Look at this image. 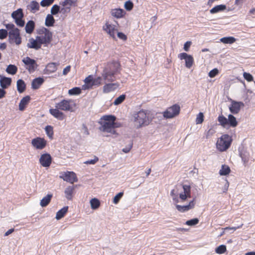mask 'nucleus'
Instances as JSON below:
<instances>
[{
    "label": "nucleus",
    "instance_id": "f257e3e1",
    "mask_svg": "<svg viewBox=\"0 0 255 255\" xmlns=\"http://www.w3.org/2000/svg\"><path fill=\"white\" fill-rule=\"evenodd\" d=\"M170 196L174 203L176 209L181 213H184L193 209L195 207V200L190 201L185 205H179L177 203L185 201L191 197V186L189 185L183 184L176 186L170 192Z\"/></svg>",
    "mask_w": 255,
    "mask_h": 255
},
{
    "label": "nucleus",
    "instance_id": "f03ea898",
    "mask_svg": "<svg viewBox=\"0 0 255 255\" xmlns=\"http://www.w3.org/2000/svg\"><path fill=\"white\" fill-rule=\"evenodd\" d=\"M120 71V65L118 62L108 63L102 73V77L106 82H114Z\"/></svg>",
    "mask_w": 255,
    "mask_h": 255
},
{
    "label": "nucleus",
    "instance_id": "7ed1b4c3",
    "mask_svg": "<svg viewBox=\"0 0 255 255\" xmlns=\"http://www.w3.org/2000/svg\"><path fill=\"white\" fill-rule=\"evenodd\" d=\"M134 126L139 128L142 126L149 125L151 121V119L149 117V113L141 110L134 115Z\"/></svg>",
    "mask_w": 255,
    "mask_h": 255
},
{
    "label": "nucleus",
    "instance_id": "20e7f679",
    "mask_svg": "<svg viewBox=\"0 0 255 255\" xmlns=\"http://www.w3.org/2000/svg\"><path fill=\"white\" fill-rule=\"evenodd\" d=\"M5 27L9 30L8 40L9 43L19 45L21 43L19 30L16 28L12 23L6 24Z\"/></svg>",
    "mask_w": 255,
    "mask_h": 255
},
{
    "label": "nucleus",
    "instance_id": "39448f33",
    "mask_svg": "<svg viewBox=\"0 0 255 255\" xmlns=\"http://www.w3.org/2000/svg\"><path fill=\"white\" fill-rule=\"evenodd\" d=\"M115 117L113 116H106L103 117L104 121L102 124V126L100 127V130L103 132L115 134Z\"/></svg>",
    "mask_w": 255,
    "mask_h": 255
},
{
    "label": "nucleus",
    "instance_id": "423d86ee",
    "mask_svg": "<svg viewBox=\"0 0 255 255\" xmlns=\"http://www.w3.org/2000/svg\"><path fill=\"white\" fill-rule=\"evenodd\" d=\"M232 138L228 134H223L219 138L216 142L217 149L221 152L227 150L230 146Z\"/></svg>",
    "mask_w": 255,
    "mask_h": 255
},
{
    "label": "nucleus",
    "instance_id": "0eeeda50",
    "mask_svg": "<svg viewBox=\"0 0 255 255\" xmlns=\"http://www.w3.org/2000/svg\"><path fill=\"white\" fill-rule=\"evenodd\" d=\"M180 107L177 104L168 108L167 110L164 112L163 116L166 119H171L178 116L180 113Z\"/></svg>",
    "mask_w": 255,
    "mask_h": 255
},
{
    "label": "nucleus",
    "instance_id": "6e6552de",
    "mask_svg": "<svg viewBox=\"0 0 255 255\" xmlns=\"http://www.w3.org/2000/svg\"><path fill=\"white\" fill-rule=\"evenodd\" d=\"M103 29L109 35V36L111 37L114 39H116V33L118 31L117 25L110 23L109 22H107L103 25Z\"/></svg>",
    "mask_w": 255,
    "mask_h": 255
},
{
    "label": "nucleus",
    "instance_id": "1a4fd4ad",
    "mask_svg": "<svg viewBox=\"0 0 255 255\" xmlns=\"http://www.w3.org/2000/svg\"><path fill=\"white\" fill-rule=\"evenodd\" d=\"M22 61L25 65V68L30 73L35 71L38 67L35 60L28 57L24 58Z\"/></svg>",
    "mask_w": 255,
    "mask_h": 255
},
{
    "label": "nucleus",
    "instance_id": "9d476101",
    "mask_svg": "<svg viewBox=\"0 0 255 255\" xmlns=\"http://www.w3.org/2000/svg\"><path fill=\"white\" fill-rule=\"evenodd\" d=\"M41 31V35L38 36L40 43L44 44H49L52 39V33L46 28L42 29Z\"/></svg>",
    "mask_w": 255,
    "mask_h": 255
},
{
    "label": "nucleus",
    "instance_id": "9b49d317",
    "mask_svg": "<svg viewBox=\"0 0 255 255\" xmlns=\"http://www.w3.org/2000/svg\"><path fill=\"white\" fill-rule=\"evenodd\" d=\"M31 143L34 149L42 150L46 147L47 141L43 138L37 137L31 140Z\"/></svg>",
    "mask_w": 255,
    "mask_h": 255
},
{
    "label": "nucleus",
    "instance_id": "f8f14e48",
    "mask_svg": "<svg viewBox=\"0 0 255 255\" xmlns=\"http://www.w3.org/2000/svg\"><path fill=\"white\" fill-rule=\"evenodd\" d=\"M71 100H63L61 102L56 103L55 108L62 111L73 112V107L70 104Z\"/></svg>",
    "mask_w": 255,
    "mask_h": 255
},
{
    "label": "nucleus",
    "instance_id": "ddd939ff",
    "mask_svg": "<svg viewBox=\"0 0 255 255\" xmlns=\"http://www.w3.org/2000/svg\"><path fill=\"white\" fill-rule=\"evenodd\" d=\"M178 57L180 60H185V66L187 68H190L192 66L194 63V59L191 55H189L186 53H181L178 55Z\"/></svg>",
    "mask_w": 255,
    "mask_h": 255
},
{
    "label": "nucleus",
    "instance_id": "4468645a",
    "mask_svg": "<svg viewBox=\"0 0 255 255\" xmlns=\"http://www.w3.org/2000/svg\"><path fill=\"white\" fill-rule=\"evenodd\" d=\"M39 163L44 167H49L52 162V157L49 153H44L41 155Z\"/></svg>",
    "mask_w": 255,
    "mask_h": 255
},
{
    "label": "nucleus",
    "instance_id": "2eb2a0df",
    "mask_svg": "<svg viewBox=\"0 0 255 255\" xmlns=\"http://www.w3.org/2000/svg\"><path fill=\"white\" fill-rule=\"evenodd\" d=\"M244 106V104L242 102L232 101L229 110L232 114H237L240 112L241 108Z\"/></svg>",
    "mask_w": 255,
    "mask_h": 255
},
{
    "label": "nucleus",
    "instance_id": "dca6fc26",
    "mask_svg": "<svg viewBox=\"0 0 255 255\" xmlns=\"http://www.w3.org/2000/svg\"><path fill=\"white\" fill-rule=\"evenodd\" d=\"M63 179L72 184L77 182L78 180L76 174L73 172H67L65 173L63 176Z\"/></svg>",
    "mask_w": 255,
    "mask_h": 255
},
{
    "label": "nucleus",
    "instance_id": "f3484780",
    "mask_svg": "<svg viewBox=\"0 0 255 255\" xmlns=\"http://www.w3.org/2000/svg\"><path fill=\"white\" fill-rule=\"evenodd\" d=\"M42 43H40L38 37L37 36L36 39L32 38L29 39L27 43V47L30 48H33L36 50L39 49L41 47Z\"/></svg>",
    "mask_w": 255,
    "mask_h": 255
},
{
    "label": "nucleus",
    "instance_id": "a211bd4d",
    "mask_svg": "<svg viewBox=\"0 0 255 255\" xmlns=\"http://www.w3.org/2000/svg\"><path fill=\"white\" fill-rule=\"evenodd\" d=\"M60 109L58 108L51 109L49 110V113L54 118L59 120H63L64 118V114L59 111Z\"/></svg>",
    "mask_w": 255,
    "mask_h": 255
},
{
    "label": "nucleus",
    "instance_id": "6ab92c4d",
    "mask_svg": "<svg viewBox=\"0 0 255 255\" xmlns=\"http://www.w3.org/2000/svg\"><path fill=\"white\" fill-rule=\"evenodd\" d=\"M126 12L123 9L121 8H115L112 9L111 11V14L113 16L117 18H121L123 17Z\"/></svg>",
    "mask_w": 255,
    "mask_h": 255
},
{
    "label": "nucleus",
    "instance_id": "aec40b11",
    "mask_svg": "<svg viewBox=\"0 0 255 255\" xmlns=\"http://www.w3.org/2000/svg\"><path fill=\"white\" fill-rule=\"evenodd\" d=\"M119 84L117 83L106 84L103 88V92L108 93L116 90Z\"/></svg>",
    "mask_w": 255,
    "mask_h": 255
},
{
    "label": "nucleus",
    "instance_id": "412c9836",
    "mask_svg": "<svg viewBox=\"0 0 255 255\" xmlns=\"http://www.w3.org/2000/svg\"><path fill=\"white\" fill-rule=\"evenodd\" d=\"M93 77L92 75H89L85 78L84 80L85 84L82 86L83 90L90 89L93 86Z\"/></svg>",
    "mask_w": 255,
    "mask_h": 255
},
{
    "label": "nucleus",
    "instance_id": "4be33fe9",
    "mask_svg": "<svg viewBox=\"0 0 255 255\" xmlns=\"http://www.w3.org/2000/svg\"><path fill=\"white\" fill-rule=\"evenodd\" d=\"M58 65V64L56 63H49L45 68L46 73L50 74L55 72Z\"/></svg>",
    "mask_w": 255,
    "mask_h": 255
},
{
    "label": "nucleus",
    "instance_id": "5701e85b",
    "mask_svg": "<svg viewBox=\"0 0 255 255\" xmlns=\"http://www.w3.org/2000/svg\"><path fill=\"white\" fill-rule=\"evenodd\" d=\"M44 80L43 78L39 77L34 79L32 82V88L33 89H37L39 88L40 85L43 83Z\"/></svg>",
    "mask_w": 255,
    "mask_h": 255
},
{
    "label": "nucleus",
    "instance_id": "b1692460",
    "mask_svg": "<svg viewBox=\"0 0 255 255\" xmlns=\"http://www.w3.org/2000/svg\"><path fill=\"white\" fill-rule=\"evenodd\" d=\"M30 97L29 96L23 97L20 101L19 104V110L21 111L24 110L25 106L29 103L30 101Z\"/></svg>",
    "mask_w": 255,
    "mask_h": 255
},
{
    "label": "nucleus",
    "instance_id": "393cba45",
    "mask_svg": "<svg viewBox=\"0 0 255 255\" xmlns=\"http://www.w3.org/2000/svg\"><path fill=\"white\" fill-rule=\"evenodd\" d=\"M11 79L10 78L1 77L0 80V86L3 89L6 88L8 86L11 84Z\"/></svg>",
    "mask_w": 255,
    "mask_h": 255
},
{
    "label": "nucleus",
    "instance_id": "a878e982",
    "mask_svg": "<svg viewBox=\"0 0 255 255\" xmlns=\"http://www.w3.org/2000/svg\"><path fill=\"white\" fill-rule=\"evenodd\" d=\"M52 197V194H48L43 197L40 202V205L41 207H46L50 203Z\"/></svg>",
    "mask_w": 255,
    "mask_h": 255
},
{
    "label": "nucleus",
    "instance_id": "bb28decb",
    "mask_svg": "<svg viewBox=\"0 0 255 255\" xmlns=\"http://www.w3.org/2000/svg\"><path fill=\"white\" fill-rule=\"evenodd\" d=\"M28 8L32 13H35L39 10V3L36 1H32L28 5Z\"/></svg>",
    "mask_w": 255,
    "mask_h": 255
},
{
    "label": "nucleus",
    "instance_id": "cd10ccee",
    "mask_svg": "<svg viewBox=\"0 0 255 255\" xmlns=\"http://www.w3.org/2000/svg\"><path fill=\"white\" fill-rule=\"evenodd\" d=\"M74 188L73 186H69L65 190L64 193L66 198L68 200H71L72 198V194Z\"/></svg>",
    "mask_w": 255,
    "mask_h": 255
},
{
    "label": "nucleus",
    "instance_id": "c85d7f7f",
    "mask_svg": "<svg viewBox=\"0 0 255 255\" xmlns=\"http://www.w3.org/2000/svg\"><path fill=\"white\" fill-rule=\"evenodd\" d=\"M35 23L33 21L29 20L26 24L25 29L27 33H31L34 30Z\"/></svg>",
    "mask_w": 255,
    "mask_h": 255
},
{
    "label": "nucleus",
    "instance_id": "c756f323",
    "mask_svg": "<svg viewBox=\"0 0 255 255\" xmlns=\"http://www.w3.org/2000/svg\"><path fill=\"white\" fill-rule=\"evenodd\" d=\"M228 122L231 127L235 128L238 125L236 118L232 115L230 114L228 116Z\"/></svg>",
    "mask_w": 255,
    "mask_h": 255
},
{
    "label": "nucleus",
    "instance_id": "7c9ffc66",
    "mask_svg": "<svg viewBox=\"0 0 255 255\" xmlns=\"http://www.w3.org/2000/svg\"><path fill=\"white\" fill-rule=\"evenodd\" d=\"M17 89L19 93H21L23 92L25 89V84L21 79H19L16 82Z\"/></svg>",
    "mask_w": 255,
    "mask_h": 255
},
{
    "label": "nucleus",
    "instance_id": "2f4dec72",
    "mask_svg": "<svg viewBox=\"0 0 255 255\" xmlns=\"http://www.w3.org/2000/svg\"><path fill=\"white\" fill-rule=\"evenodd\" d=\"M68 209V206L64 207L61 210H59L56 215V219L57 220H59L63 218L65 214L67 212Z\"/></svg>",
    "mask_w": 255,
    "mask_h": 255
},
{
    "label": "nucleus",
    "instance_id": "473e14b6",
    "mask_svg": "<svg viewBox=\"0 0 255 255\" xmlns=\"http://www.w3.org/2000/svg\"><path fill=\"white\" fill-rule=\"evenodd\" d=\"M55 22V20L52 14L47 15L45 19V24L47 26H52Z\"/></svg>",
    "mask_w": 255,
    "mask_h": 255
},
{
    "label": "nucleus",
    "instance_id": "72a5a7b5",
    "mask_svg": "<svg viewBox=\"0 0 255 255\" xmlns=\"http://www.w3.org/2000/svg\"><path fill=\"white\" fill-rule=\"evenodd\" d=\"M90 204L93 210L97 209L100 206V201L96 198H92L90 201Z\"/></svg>",
    "mask_w": 255,
    "mask_h": 255
},
{
    "label": "nucleus",
    "instance_id": "f704fd0d",
    "mask_svg": "<svg viewBox=\"0 0 255 255\" xmlns=\"http://www.w3.org/2000/svg\"><path fill=\"white\" fill-rule=\"evenodd\" d=\"M226 8V6L224 4L218 5L210 10V13H215L219 11H223Z\"/></svg>",
    "mask_w": 255,
    "mask_h": 255
},
{
    "label": "nucleus",
    "instance_id": "c9c22d12",
    "mask_svg": "<svg viewBox=\"0 0 255 255\" xmlns=\"http://www.w3.org/2000/svg\"><path fill=\"white\" fill-rule=\"evenodd\" d=\"M236 41V38L232 36L224 37L220 39V41L224 44H232Z\"/></svg>",
    "mask_w": 255,
    "mask_h": 255
},
{
    "label": "nucleus",
    "instance_id": "e433bc0d",
    "mask_svg": "<svg viewBox=\"0 0 255 255\" xmlns=\"http://www.w3.org/2000/svg\"><path fill=\"white\" fill-rule=\"evenodd\" d=\"M11 17L14 19H17L19 18H22L23 17V14L22 12V10L21 8H19L17 10L13 11L11 13Z\"/></svg>",
    "mask_w": 255,
    "mask_h": 255
},
{
    "label": "nucleus",
    "instance_id": "4c0bfd02",
    "mask_svg": "<svg viewBox=\"0 0 255 255\" xmlns=\"http://www.w3.org/2000/svg\"><path fill=\"white\" fill-rule=\"evenodd\" d=\"M231 171L230 167L227 165H222L221 169L219 171L220 175H227Z\"/></svg>",
    "mask_w": 255,
    "mask_h": 255
},
{
    "label": "nucleus",
    "instance_id": "58836bf2",
    "mask_svg": "<svg viewBox=\"0 0 255 255\" xmlns=\"http://www.w3.org/2000/svg\"><path fill=\"white\" fill-rule=\"evenodd\" d=\"M17 71V67L15 65L11 64L9 65L6 69V72L11 75L16 74Z\"/></svg>",
    "mask_w": 255,
    "mask_h": 255
},
{
    "label": "nucleus",
    "instance_id": "ea45409f",
    "mask_svg": "<svg viewBox=\"0 0 255 255\" xmlns=\"http://www.w3.org/2000/svg\"><path fill=\"white\" fill-rule=\"evenodd\" d=\"M220 124L223 127L228 125V119L223 115L219 116L218 118Z\"/></svg>",
    "mask_w": 255,
    "mask_h": 255
},
{
    "label": "nucleus",
    "instance_id": "a19ab883",
    "mask_svg": "<svg viewBox=\"0 0 255 255\" xmlns=\"http://www.w3.org/2000/svg\"><path fill=\"white\" fill-rule=\"evenodd\" d=\"M81 93V89L79 87H75L69 90L68 94L69 95H78Z\"/></svg>",
    "mask_w": 255,
    "mask_h": 255
},
{
    "label": "nucleus",
    "instance_id": "79ce46f5",
    "mask_svg": "<svg viewBox=\"0 0 255 255\" xmlns=\"http://www.w3.org/2000/svg\"><path fill=\"white\" fill-rule=\"evenodd\" d=\"M227 251L226 246L224 245H222L218 247L215 249V252L217 254H222L225 253Z\"/></svg>",
    "mask_w": 255,
    "mask_h": 255
},
{
    "label": "nucleus",
    "instance_id": "37998d69",
    "mask_svg": "<svg viewBox=\"0 0 255 255\" xmlns=\"http://www.w3.org/2000/svg\"><path fill=\"white\" fill-rule=\"evenodd\" d=\"M45 130L47 136L49 138H52L53 135V127L51 126H47L45 128Z\"/></svg>",
    "mask_w": 255,
    "mask_h": 255
},
{
    "label": "nucleus",
    "instance_id": "c03bdc74",
    "mask_svg": "<svg viewBox=\"0 0 255 255\" xmlns=\"http://www.w3.org/2000/svg\"><path fill=\"white\" fill-rule=\"evenodd\" d=\"M126 99V95H122L121 96H120L119 97H118V98H117L114 102V104L115 105H119L120 104H121L122 103H123L124 102V101Z\"/></svg>",
    "mask_w": 255,
    "mask_h": 255
},
{
    "label": "nucleus",
    "instance_id": "a18cd8bd",
    "mask_svg": "<svg viewBox=\"0 0 255 255\" xmlns=\"http://www.w3.org/2000/svg\"><path fill=\"white\" fill-rule=\"evenodd\" d=\"M76 0H65L62 3V5L66 7L69 8L74 4Z\"/></svg>",
    "mask_w": 255,
    "mask_h": 255
},
{
    "label": "nucleus",
    "instance_id": "49530a36",
    "mask_svg": "<svg viewBox=\"0 0 255 255\" xmlns=\"http://www.w3.org/2000/svg\"><path fill=\"white\" fill-rule=\"evenodd\" d=\"M124 195V193L121 192H120L118 194H117L114 197V199H113V203L115 204H118L120 199L122 198V197H123Z\"/></svg>",
    "mask_w": 255,
    "mask_h": 255
},
{
    "label": "nucleus",
    "instance_id": "de8ad7c7",
    "mask_svg": "<svg viewBox=\"0 0 255 255\" xmlns=\"http://www.w3.org/2000/svg\"><path fill=\"white\" fill-rule=\"evenodd\" d=\"M204 121V115L202 113H199L197 116L196 119V123L197 124H200L203 123Z\"/></svg>",
    "mask_w": 255,
    "mask_h": 255
},
{
    "label": "nucleus",
    "instance_id": "09e8293b",
    "mask_svg": "<svg viewBox=\"0 0 255 255\" xmlns=\"http://www.w3.org/2000/svg\"><path fill=\"white\" fill-rule=\"evenodd\" d=\"M133 6V3L130 0L126 1L124 4L125 8L128 11L131 10L132 9Z\"/></svg>",
    "mask_w": 255,
    "mask_h": 255
},
{
    "label": "nucleus",
    "instance_id": "8fccbe9b",
    "mask_svg": "<svg viewBox=\"0 0 255 255\" xmlns=\"http://www.w3.org/2000/svg\"><path fill=\"white\" fill-rule=\"evenodd\" d=\"M199 223V220L197 218H194L186 222V225L188 226H194Z\"/></svg>",
    "mask_w": 255,
    "mask_h": 255
},
{
    "label": "nucleus",
    "instance_id": "3c124183",
    "mask_svg": "<svg viewBox=\"0 0 255 255\" xmlns=\"http://www.w3.org/2000/svg\"><path fill=\"white\" fill-rule=\"evenodd\" d=\"M243 77L248 82H251L254 80L253 76L249 73L244 72Z\"/></svg>",
    "mask_w": 255,
    "mask_h": 255
},
{
    "label": "nucleus",
    "instance_id": "603ef678",
    "mask_svg": "<svg viewBox=\"0 0 255 255\" xmlns=\"http://www.w3.org/2000/svg\"><path fill=\"white\" fill-rule=\"evenodd\" d=\"M59 9H60V7L58 5H57L56 4L53 5L51 8V14H52V15L56 14L59 12Z\"/></svg>",
    "mask_w": 255,
    "mask_h": 255
},
{
    "label": "nucleus",
    "instance_id": "864d4df0",
    "mask_svg": "<svg viewBox=\"0 0 255 255\" xmlns=\"http://www.w3.org/2000/svg\"><path fill=\"white\" fill-rule=\"evenodd\" d=\"M54 1V0H42L40 2L42 6L45 7L51 5Z\"/></svg>",
    "mask_w": 255,
    "mask_h": 255
},
{
    "label": "nucleus",
    "instance_id": "5fc2aeb1",
    "mask_svg": "<svg viewBox=\"0 0 255 255\" xmlns=\"http://www.w3.org/2000/svg\"><path fill=\"white\" fill-rule=\"evenodd\" d=\"M99 160V158L97 156H94V158L90 160H86L84 162L86 164H95Z\"/></svg>",
    "mask_w": 255,
    "mask_h": 255
},
{
    "label": "nucleus",
    "instance_id": "6e6d98bb",
    "mask_svg": "<svg viewBox=\"0 0 255 255\" xmlns=\"http://www.w3.org/2000/svg\"><path fill=\"white\" fill-rule=\"evenodd\" d=\"M102 78L100 77H99L95 79H93V86H99L102 84Z\"/></svg>",
    "mask_w": 255,
    "mask_h": 255
},
{
    "label": "nucleus",
    "instance_id": "4d7b16f0",
    "mask_svg": "<svg viewBox=\"0 0 255 255\" xmlns=\"http://www.w3.org/2000/svg\"><path fill=\"white\" fill-rule=\"evenodd\" d=\"M219 73V70L217 68H214V69L211 70L208 75L211 78H214L217 75H218Z\"/></svg>",
    "mask_w": 255,
    "mask_h": 255
},
{
    "label": "nucleus",
    "instance_id": "13d9d810",
    "mask_svg": "<svg viewBox=\"0 0 255 255\" xmlns=\"http://www.w3.org/2000/svg\"><path fill=\"white\" fill-rule=\"evenodd\" d=\"M8 33L5 29H0V39H3L6 37Z\"/></svg>",
    "mask_w": 255,
    "mask_h": 255
},
{
    "label": "nucleus",
    "instance_id": "bf43d9fd",
    "mask_svg": "<svg viewBox=\"0 0 255 255\" xmlns=\"http://www.w3.org/2000/svg\"><path fill=\"white\" fill-rule=\"evenodd\" d=\"M15 22L17 25L20 27H22L24 25V21L22 20V18L15 19Z\"/></svg>",
    "mask_w": 255,
    "mask_h": 255
},
{
    "label": "nucleus",
    "instance_id": "052dcab7",
    "mask_svg": "<svg viewBox=\"0 0 255 255\" xmlns=\"http://www.w3.org/2000/svg\"><path fill=\"white\" fill-rule=\"evenodd\" d=\"M118 37L123 40H126L127 39V36L123 32H117Z\"/></svg>",
    "mask_w": 255,
    "mask_h": 255
},
{
    "label": "nucleus",
    "instance_id": "680f3d73",
    "mask_svg": "<svg viewBox=\"0 0 255 255\" xmlns=\"http://www.w3.org/2000/svg\"><path fill=\"white\" fill-rule=\"evenodd\" d=\"M192 42L191 41H187L184 45V50L185 51H188L190 46L191 45Z\"/></svg>",
    "mask_w": 255,
    "mask_h": 255
},
{
    "label": "nucleus",
    "instance_id": "e2e57ef3",
    "mask_svg": "<svg viewBox=\"0 0 255 255\" xmlns=\"http://www.w3.org/2000/svg\"><path fill=\"white\" fill-rule=\"evenodd\" d=\"M215 132L214 129L212 128H210L208 130V131L207 132V133L206 134V137L207 138H209V137L212 136L214 133Z\"/></svg>",
    "mask_w": 255,
    "mask_h": 255
},
{
    "label": "nucleus",
    "instance_id": "0e129e2a",
    "mask_svg": "<svg viewBox=\"0 0 255 255\" xmlns=\"http://www.w3.org/2000/svg\"><path fill=\"white\" fill-rule=\"evenodd\" d=\"M243 224H242L240 226H238V227H228L225 228H224L223 229L224 230H233V231H236L237 229L241 228L243 226Z\"/></svg>",
    "mask_w": 255,
    "mask_h": 255
},
{
    "label": "nucleus",
    "instance_id": "69168bd1",
    "mask_svg": "<svg viewBox=\"0 0 255 255\" xmlns=\"http://www.w3.org/2000/svg\"><path fill=\"white\" fill-rule=\"evenodd\" d=\"M70 66H67L63 70V74L65 75H66L70 70Z\"/></svg>",
    "mask_w": 255,
    "mask_h": 255
},
{
    "label": "nucleus",
    "instance_id": "338daca9",
    "mask_svg": "<svg viewBox=\"0 0 255 255\" xmlns=\"http://www.w3.org/2000/svg\"><path fill=\"white\" fill-rule=\"evenodd\" d=\"M246 0H235V4L239 5H242Z\"/></svg>",
    "mask_w": 255,
    "mask_h": 255
},
{
    "label": "nucleus",
    "instance_id": "774afa93",
    "mask_svg": "<svg viewBox=\"0 0 255 255\" xmlns=\"http://www.w3.org/2000/svg\"><path fill=\"white\" fill-rule=\"evenodd\" d=\"M131 148V145H130L129 147H127L126 148H124L122 150L125 153H128Z\"/></svg>",
    "mask_w": 255,
    "mask_h": 255
}]
</instances>
